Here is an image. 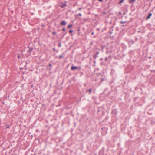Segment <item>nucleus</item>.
<instances>
[{
  "label": "nucleus",
  "mask_w": 155,
  "mask_h": 155,
  "mask_svg": "<svg viewBox=\"0 0 155 155\" xmlns=\"http://www.w3.org/2000/svg\"><path fill=\"white\" fill-rule=\"evenodd\" d=\"M79 69V70H80L81 69V67H78L72 66L71 67V69L72 70H76Z\"/></svg>",
  "instance_id": "obj_1"
},
{
  "label": "nucleus",
  "mask_w": 155,
  "mask_h": 155,
  "mask_svg": "<svg viewBox=\"0 0 155 155\" xmlns=\"http://www.w3.org/2000/svg\"><path fill=\"white\" fill-rule=\"evenodd\" d=\"M115 24H114V25L113 26H112L110 27V30L109 31V33L110 34H111L113 33V28L114 27V26L115 25Z\"/></svg>",
  "instance_id": "obj_2"
},
{
  "label": "nucleus",
  "mask_w": 155,
  "mask_h": 155,
  "mask_svg": "<svg viewBox=\"0 0 155 155\" xmlns=\"http://www.w3.org/2000/svg\"><path fill=\"white\" fill-rule=\"evenodd\" d=\"M67 6V4L65 2H61L60 5V7L62 8L65 7Z\"/></svg>",
  "instance_id": "obj_3"
},
{
  "label": "nucleus",
  "mask_w": 155,
  "mask_h": 155,
  "mask_svg": "<svg viewBox=\"0 0 155 155\" xmlns=\"http://www.w3.org/2000/svg\"><path fill=\"white\" fill-rule=\"evenodd\" d=\"M112 113L113 114H114L115 115H116L117 114V109H115L113 110L112 112Z\"/></svg>",
  "instance_id": "obj_4"
},
{
  "label": "nucleus",
  "mask_w": 155,
  "mask_h": 155,
  "mask_svg": "<svg viewBox=\"0 0 155 155\" xmlns=\"http://www.w3.org/2000/svg\"><path fill=\"white\" fill-rule=\"evenodd\" d=\"M67 24L66 22L65 21H63L60 23V25H65Z\"/></svg>",
  "instance_id": "obj_5"
},
{
  "label": "nucleus",
  "mask_w": 155,
  "mask_h": 155,
  "mask_svg": "<svg viewBox=\"0 0 155 155\" xmlns=\"http://www.w3.org/2000/svg\"><path fill=\"white\" fill-rule=\"evenodd\" d=\"M152 15V14L151 13H150L148 14V16L146 18V19L148 20L150 18V17Z\"/></svg>",
  "instance_id": "obj_6"
},
{
  "label": "nucleus",
  "mask_w": 155,
  "mask_h": 155,
  "mask_svg": "<svg viewBox=\"0 0 155 155\" xmlns=\"http://www.w3.org/2000/svg\"><path fill=\"white\" fill-rule=\"evenodd\" d=\"M134 41L132 39H130L129 41V43L130 44L132 45L133 43H134Z\"/></svg>",
  "instance_id": "obj_7"
},
{
  "label": "nucleus",
  "mask_w": 155,
  "mask_h": 155,
  "mask_svg": "<svg viewBox=\"0 0 155 155\" xmlns=\"http://www.w3.org/2000/svg\"><path fill=\"white\" fill-rule=\"evenodd\" d=\"M29 48V50L28 51L29 53H31L33 50V48L32 47H28Z\"/></svg>",
  "instance_id": "obj_8"
},
{
  "label": "nucleus",
  "mask_w": 155,
  "mask_h": 155,
  "mask_svg": "<svg viewBox=\"0 0 155 155\" xmlns=\"http://www.w3.org/2000/svg\"><path fill=\"white\" fill-rule=\"evenodd\" d=\"M136 0H129V2L130 3L133 4L134 3Z\"/></svg>",
  "instance_id": "obj_9"
},
{
  "label": "nucleus",
  "mask_w": 155,
  "mask_h": 155,
  "mask_svg": "<svg viewBox=\"0 0 155 155\" xmlns=\"http://www.w3.org/2000/svg\"><path fill=\"white\" fill-rule=\"evenodd\" d=\"M98 55L97 54H94L93 56V58H94L96 59V58L98 57Z\"/></svg>",
  "instance_id": "obj_10"
},
{
  "label": "nucleus",
  "mask_w": 155,
  "mask_h": 155,
  "mask_svg": "<svg viewBox=\"0 0 155 155\" xmlns=\"http://www.w3.org/2000/svg\"><path fill=\"white\" fill-rule=\"evenodd\" d=\"M49 66L50 67V68H48V69L49 70H51V68L52 67V65H51V64H49Z\"/></svg>",
  "instance_id": "obj_11"
},
{
  "label": "nucleus",
  "mask_w": 155,
  "mask_h": 155,
  "mask_svg": "<svg viewBox=\"0 0 155 155\" xmlns=\"http://www.w3.org/2000/svg\"><path fill=\"white\" fill-rule=\"evenodd\" d=\"M10 125H9L8 124H7L6 125V129H7V128H9L10 127Z\"/></svg>",
  "instance_id": "obj_12"
},
{
  "label": "nucleus",
  "mask_w": 155,
  "mask_h": 155,
  "mask_svg": "<svg viewBox=\"0 0 155 155\" xmlns=\"http://www.w3.org/2000/svg\"><path fill=\"white\" fill-rule=\"evenodd\" d=\"M126 22V21H121L120 22V23L121 24H124Z\"/></svg>",
  "instance_id": "obj_13"
},
{
  "label": "nucleus",
  "mask_w": 155,
  "mask_h": 155,
  "mask_svg": "<svg viewBox=\"0 0 155 155\" xmlns=\"http://www.w3.org/2000/svg\"><path fill=\"white\" fill-rule=\"evenodd\" d=\"M64 55V54L63 53H62V55H60L59 56V58H63V56Z\"/></svg>",
  "instance_id": "obj_14"
},
{
  "label": "nucleus",
  "mask_w": 155,
  "mask_h": 155,
  "mask_svg": "<svg viewBox=\"0 0 155 155\" xmlns=\"http://www.w3.org/2000/svg\"><path fill=\"white\" fill-rule=\"evenodd\" d=\"M52 49L53 50V51H56L57 52H58V50H56L55 49V48H52Z\"/></svg>",
  "instance_id": "obj_15"
},
{
  "label": "nucleus",
  "mask_w": 155,
  "mask_h": 155,
  "mask_svg": "<svg viewBox=\"0 0 155 155\" xmlns=\"http://www.w3.org/2000/svg\"><path fill=\"white\" fill-rule=\"evenodd\" d=\"M92 89L91 88L90 89L88 90V91L89 92V94H90L91 92Z\"/></svg>",
  "instance_id": "obj_16"
},
{
  "label": "nucleus",
  "mask_w": 155,
  "mask_h": 155,
  "mask_svg": "<svg viewBox=\"0 0 155 155\" xmlns=\"http://www.w3.org/2000/svg\"><path fill=\"white\" fill-rule=\"evenodd\" d=\"M124 1V0H120L119 2V4L122 3Z\"/></svg>",
  "instance_id": "obj_17"
},
{
  "label": "nucleus",
  "mask_w": 155,
  "mask_h": 155,
  "mask_svg": "<svg viewBox=\"0 0 155 155\" xmlns=\"http://www.w3.org/2000/svg\"><path fill=\"white\" fill-rule=\"evenodd\" d=\"M72 24L68 25V28H70L72 26Z\"/></svg>",
  "instance_id": "obj_18"
},
{
  "label": "nucleus",
  "mask_w": 155,
  "mask_h": 155,
  "mask_svg": "<svg viewBox=\"0 0 155 155\" xmlns=\"http://www.w3.org/2000/svg\"><path fill=\"white\" fill-rule=\"evenodd\" d=\"M73 30H70L69 31V33H72L73 32Z\"/></svg>",
  "instance_id": "obj_19"
},
{
  "label": "nucleus",
  "mask_w": 155,
  "mask_h": 155,
  "mask_svg": "<svg viewBox=\"0 0 155 155\" xmlns=\"http://www.w3.org/2000/svg\"><path fill=\"white\" fill-rule=\"evenodd\" d=\"M52 34L53 35H56V33L55 32V31H53L52 32Z\"/></svg>",
  "instance_id": "obj_20"
},
{
  "label": "nucleus",
  "mask_w": 155,
  "mask_h": 155,
  "mask_svg": "<svg viewBox=\"0 0 155 155\" xmlns=\"http://www.w3.org/2000/svg\"><path fill=\"white\" fill-rule=\"evenodd\" d=\"M58 47H61V43H60L59 44H58Z\"/></svg>",
  "instance_id": "obj_21"
},
{
  "label": "nucleus",
  "mask_w": 155,
  "mask_h": 155,
  "mask_svg": "<svg viewBox=\"0 0 155 155\" xmlns=\"http://www.w3.org/2000/svg\"><path fill=\"white\" fill-rule=\"evenodd\" d=\"M77 15H78L79 16H81L82 15V14L81 13H79Z\"/></svg>",
  "instance_id": "obj_22"
},
{
  "label": "nucleus",
  "mask_w": 155,
  "mask_h": 155,
  "mask_svg": "<svg viewBox=\"0 0 155 155\" xmlns=\"http://www.w3.org/2000/svg\"><path fill=\"white\" fill-rule=\"evenodd\" d=\"M62 31H65V29L64 28H62Z\"/></svg>",
  "instance_id": "obj_23"
},
{
  "label": "nucleus",
  "mask_w": 155,
  "mask_h": 155,
  "mask_svg": "<svg viewBox=\"0 0 155 155\" xmlns=\"http://www.w3.org/2000/svg\"><path fill=\"white\" fill-rule=\"evenodd\" d=\"M99 51H97V52H96V54H97V55H98V54H99Z\"/></svg>",
  "instance_id": "obj_24"
},
{
  "label": "nucleus",
  "mask_w": 155,
  "mask_h": 155,
  "mask_svg": "<svg viewBox=\"0 0 155 155\" xmlns=\"http://www.w3.org/2000/svg\"><path fill=\"white\" fill-rule=\"evenodd\" d=\"M18 54V56L17 57L18 58H20L19 54Z\"/></svg>",
  "instance_id": "obj_25"
},
{
  "label": "nucleus",
  "mask_w": 155,
  "mask_h": 155,
  "mask_svg": "<svg viewBox=\"0 0 155 155\" xmlns=\"http://www.w3.org/2000/svg\"><path fill=\"white\" fill-rule=\"evenodd\" d=\"M66 34V33H65V34H64L63 35V37H64V36Z\"/></svg>",
  "instance_id": "obj_26"
},
{
  "label": "nucleus",
  "mask_w": 155,
  "mask_h": 155,
  "mask_svg": "<svg viewBox=\"0 0 155 155\" xmlns=\"http://www.w3.org/2000/svg\"><path fill=\"white\" fill-rule=\"evenodd\" d=\"M104 80V79L103 78L101 79V81H102Z\"/></svg>",
  "instance_id": "obj_27"
},
{
  "label": "nucleus",
  "mask_w": 155,
  "mask_h": 155,
  "mask_svg": "<svg viewBox=\"0 0 155 155\" xmlns=\"http://www.w3.org/2000/svg\"><path fill=\"white\" fill-rule=\"evenodd\" d=\"M107 60V57H106V58H105V60L106 61Z\"/></svg>",
  "instance_id": "obj_28"
},
{
  "label": "nucleus",
  "mask_w": 155,
  "mask_h": 155,
  "mask_svg": "<svg viewBox=\"0 0 155 155\" xmlns=\"http://www.w3.org/2000/svg\"><path fill=\"white\" fill-rule=\"evenodd\" d=\"M93 45V43H92V42H91V43H90V45Z\"/></svg>",
  "instance_id": "obj_29"
},
{
  "label": "nucleus",
  "mask_w": 155,
  "mask_h": 155,
  "mask_svg": "<svg viewBox=\"0 0 155 155\" xmlns=\"http://www.w3.org/2000/svg\"><path fill=\"white\" fill-rule=\"evenodd\" d=\"M94 32H92L91 33V35H94Z\"/></svg>",
  "instance_id": "obj_30"
},
{
  "label": "nucleus",
  "mask_w": 155,
  "mask_h": 155,
  "mask_svg": "<svg viewBox=\"0 0 155 155\" xmlns=\"http://www.w3.org/2000/svg\"><path fill=\"white\" fill-rule=\"evenodd\" d=\"M82 9V8H79V10H81Z\"/></svg>",
  "instance_id": "obj_31"
},
{
  "label": "nucleus",
  "mask_w": 155,
  "mask_h": 155,
  "mask_svg": "<svg viewBox=\"0 0 155 155\" xmlns=\"http://www.w3.org/2000/svg\"><path fill=\"white\" fill-rule=\"evenodd\" d=\"M151 58V56H149V59H150Z\"/></svg>",
  "instance_id": "obj_32"
},
{
  "label": "nucleus",
  "mask_w": 155,
  "mask_h": 155,
  "mask_svg": "<svg viewBox=\"0 0 155 155\" xmlns=\"http://www.w3.org/2000/svg\"><path fill=\"white\" fill-rule=\"evenodd\" d=\"M103 0H99V1H100V2H101L103 1Z\"/></svg>",
  "instance_id": "obj_33"
},
{
  "label": "nucleus",
  "mask_w": 155,
  "mask_h": 155,
  "mask_svg": "<svg viewBox=\"0 0 155 155\" xmlns=\"http://www.w3.org/2000/svg\"><path fill=\"white\" fill-rule=\"evenodd\" d=\"M121 12H119V14H121Z\"/></svg>",
  "instance_id": "obj_34"
},
{
  "label": "nucleus",
  "mask_w": 155,
  "mask_h": 155,
  "mask_svg": "<svg viewBox=\"0 0 155 155\" xmlns=\"http://www.w3.org/2000/svg\"><path fill=\"white\" fill-rule=\"evenodd\" d=\"M124 45V46H125V47H126V46H125V45Z\"/></svg>",
  "instance_id": "obj_35"
},
{
  "label": "nucleus",
  "mask_w": 155,
  "mask_h": 155,
  "mask_svg": "<svg viewBox=\"0 0 155 155\" xmlns=\"http://www.w3.org/2000/svg\"><path fill=\"white\" fill-rule=\"evenodd\" d=\"M100 111V110H98V112H99Z\"/></svg>",
  "instance_id": "obj_36"
},
{
  "label": "nucleus",
  "mask_w": 155,
  "mask_h": 155,
  "mask_svg": "<svg viewBox=\"0 0 155 155\" xmlns=\"http://www.w3.org/2000/svg\"><path fill=\"white\" fill-rule=\"evenodd\" d=\"M80 29H78V31H80Z\"/></svg>",
  "instance_id": "obj_37"
},
{
  "label": "nucleus",
  "mask_w": 155,
  "mask_h": 155,
  "mask_svg": "<svg viewBox=\"0 0 155 155\" xmlns=\"http://www.w3.org/2000/svg\"><path fill=\"white\" fill-rule=\"evenodd\" d=\"M135 39L136 40H137V38H136Z\"/></svg>",
  "instance_id": "obj_38"
},
{
  "label": "nucleus",
  "mask_w": 155,
  "mask_h": 155,
  "mask_svg": "<svg viewBox=\"0 0 155 155\" xmlns=\"http://www.w3.org/2000/svg\"><path fill=\"white\" fill-rule=\"evenodd\" d=\"M95 61H94V63H95Z\"/></svg>",
  "instance_id": "obj_39"
},
{
  "label": "nucleus",
  "mask_w": 155,
  "mask_h": 155,
  "mask_svg": "<svg viewBox=\"0 0 155 155\" xmlns=\"http://www.w3.org/2000/svg\"><path fill=\"white\" fill-rule=\"evenodd\" d=\"M94 37L95 38L96 37L95 36H94Z\"/></svg>",
  "instance_id": "obj_40"
}]
</instances>
